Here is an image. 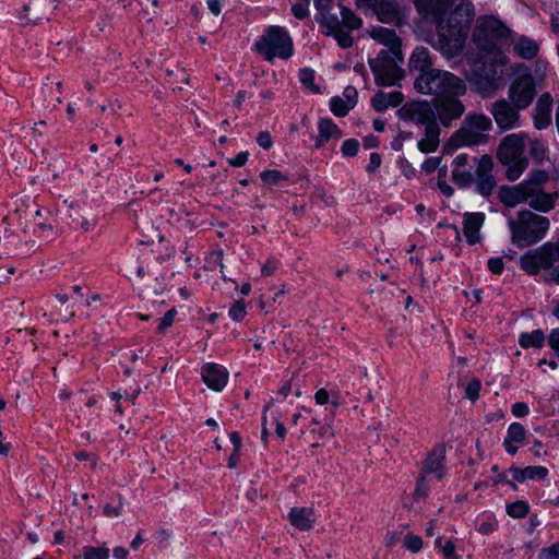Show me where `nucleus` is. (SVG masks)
I'll return each mask as SVG.
<instances>
[{
  "instance_id": "1",
  "label": "nucleus",
  "mask_w": 559,
  "mask_h": 559,
  "mask_svg": "<svg viewBox=\"0 0 559 559\" xmlns=\"http://www.w3.org/2000/svg\"><path fill=\"white\" fill-rule=\"evenodd\" d=\"M416 10L437 25L438 49L445 58L457 56L465 41L475 15L469 0H460L453 11L452 0H414Z\"/></svg>"
},
{
  "instance_id": "2",
  "label": "nucleus",
  "mask_w": 559,
  "mask_h": 559,
  "mask_svg": "<svg viewBox=\"0 0 559 559\" xmlns=\"http://www.w3.org/2000/svg\"><path fill=\"white\" fill-rule=\"evenodd\" d=\"M414 87L418 93L433 95L439 126L450 128L465 112L460 99L467 92L465 82L451 72H433L416 78Z\"/></svg>"
},
{
  "instance_id": "3",
  "label": "nucleus",
  "mask_w": 559,
  "mask_h": 559,
  "mask_svg": "<svg viewBox=\"0 0 559 559\" xmlns=\"http://www.w3.org/2000/svg\"><path fill=\"white\" fill-rule=\"evenodd\" d=\"M473 40L485 55H497L511 45V32L493 16L479 17L473 31Z\"/></svg>"
},
{
  "instance_id": "4",
  "label": "nucleus",
  "mask_w": 559,
  "mask_h": 559,
  "mask_svg": "<svg viewBox=\"0 0 559 559\" xmlns=\"http://www.w3.org/2000/svg\"><path fill=\"white\" fill-rule=\"evenodd\" d=\"M509 227L512 242L523 248L532 246L545 237L549 228V219L528 210H522L515 219H509Z\"/></svg>"
},
{
  "instance_id": "5",
  "label": "nucleus",
  "mask_w": 559,
  "mask_h": 559,
  "mask_svg": "<svg viewBox=\"0 0 559 559\" xmlns=\"http://www.w3.org/2000/svg\"><path fill=\"white\" fill-rule=\"evenodd\" d=\"M558 193H547L543 189L530 190L527 187H501L499 191L500 201L510 207L521 203H528L530 206L539 212H549L556 205Z\"/></svg>"
},
{
  "instance_id": "6",
  "label": "nucleus",
  "mask_w": 559,
  "mask_h": 559,
  "mask_svg": "<svg viewBox=\"0 0 559 559\" xmlns=\"http://www.w3.org/2000/svg\"><path fill=\"white\" fill-rule=\"evenodd\" d=\"M491 129L492 122L488 116L469 112L465 116L461 127L451 135L449 145L461 147L486 143Z\"/></svg>"
},
{
  "instance_id": "7",
  "label": "nucleus",
  "mask_w": 559,
  "mask_h": 559,
  "mask_svg": "<svg viewBox=\"0 0 559 559\" xmlns=\"http://www.w3.org/2000/svg\"><path fill=\"white\" fill-rule=\"evenodd\" d=\"M497 157L507 167V178L510 181L519 179L528 165L523 138L519 134L507 135L498 147Z\"/></svg>"
},
{
  "instance_id": "8",
  "label": "nucleus",
  "mask_w": 559,
  "mask_h": 559,
  "mask_svg": "<svg viewBox=\"0 0 559 559\" xmlns=\"http://www.w3.org/2000/svg\"><path fill=\"white\" fill-rule=\"evenodd\" d=\"M403 62L402 49L381 50L373 59H369V66L378 85H394L404 76L400 67Z\"/></svg>"
},
{
  "instance_id": "9",
  "label": "nucleus",
  "mask_w": 559,
  "mask_h": 559,
  "mask_svg": "<svg viewBox=\"0 0 559 559\" xmlns=\"http://www.w3.org/2000/svg\"><path fill=\"white\" fill-rule=\"evenodd\" d=\"M255 49L269 61L276 57L288 59L293 55V40L285 28L270 26L260 40L255 43Z\"/></svg>"
},
{
  "instance_id": "10",
  "label": "nucleus",
  "mask_w": 559,
  "mask_h": 559,
  "mask_svg": "<svg viewBox=\"0 0 559 559\" xmlns=\"http://www.w3.org/2000/svg\"><path fill=\"white\" fill-rule=\"evenodd\" d=\"M557 261H559V246L548 242L523 254L520 265L528 274L535 275L542 269H550Z\"/></svg>"
},
{
  "instance_id": "11",
  "label": "nucleus",
  "mask_w": 559,
  "mask_h": 559,
  "mask_svg": "<svg viewBox=\"0 0 559 559\" xmlns=\"http://www.w3.org/2000/svg\"><path fill=\"white\" fill-rule=\"evenodd\" d=\"M472 66L471 71H466L465 75L469 83L480 94H490L496 88L495 71H488L485 62L477 59H468Z\"/></svg>"
},
{
  "instance_id": "12",
  "label": "nucleus",
  "mask_w": 559,
  "mask_h": 559,
  "mask_svg": "<svg viewBox=\"0 0 559 559\" xmlns=\"http://www.w3.org/2000/svg\"><path fill=\"white\" fill-rule=\"evenodd\" d=\"M535 94V81L531 74L518 76L509 88L510 100L521 109H525L532 104Z\"/></svg>"
},
{
  "instance_id": "13",
  "label": "nucleus",
  "mask_w": 559,
  "mask_h": 559,
  "mask_svg": "<svg viewBox=\"0 0 559 559\" xmlns=\"http://www.w3.org/2000/svg\"><path fill=\"white\" fill-rule=\"evenodd\" d=\"M521 108L513 103L501 98L491 104L490 114L492 115L497 126L503 130H512L519 127Z\"/></svg>"
},
{
  "instance_id": "14",
  "label": "nucleus",
  "mask_w": 559,
  "mask_h": 559,
  "mask_svg": "<svg viewBox=\"0 0 559 559\" xmlns=\"http://www.w3.org/2000/svg\"><path fill=\"white\" fill-rule=\"evenodd\" d=\"M404 118L421 124L426 128L440 127L437 118L433 100L431 102H416L403 108Z\"/></svg>"
},
{
  "instance_id": "15",
  "label": "nucleus",
  "mask_w": 559,
  "mask_h": 559,
  "mask_svg": "<svg viewBox=\"0 0 559 559\" xmlns=\"http://www.w3.org/2000/svg\"><path fill=\"white\" fill-rule=\"evenodd\" d=\"M492 168V157L487 154L483 155L478 160L475 171V182L477 192L484 197L491 195L497 186L496 179L491 174Z\"/></svg>"
},
{
  "instance_id": "16",
  "label": "nucleus",
  "mask_w": 559,
  "mask_h": 559,
  "mask_svg": "<svg viewBox=\"0 0 559 559\" xmlns=\"http://www.w3.org/2000/svg\"><path fill=\"white\" fill-rule=\"evenodd\" d=\"M382 23H399L400 7L396 0H362Z\"/></svg>"
},
{
  "instance_id": "17",
  "label": "nucleus",
  "mask_w": 559,
  "mask_h": 559,
  "mask_svg": "<svg viewBox=\"0 0 559 559\" xmlns=\"http://www.w3.org/2000/svg\"><path fill=\"white\" fill-rule=\"evenodd\" d=\"M203 382L213 391H222L228 381V371L224 366L209 362L202 367Z\"/></svg>"
},
{
  "instance_id": "18",
  "label": "nucleus",
  "mask_w": 559,
  "mask_h": 559,
  "mask_svg": "<svg viewBox=\"0 0 559 559\" xmlns=\"http://www.w3.org/2000/svg\"><path fill=\"white\" fill-rule=\"evenodd\" d=\"M56 0H31L24 4V15L21 20L24 22L38 23L48 19V14L56 9Z\"/></svg>"
},
{
  "instance_id": "19",
  "label": "nucleus",
  "mask_w": 559,
  "mask_h": 559,
  "mask_svg": "<svg viewBox=\"0 0 559 559\" xmlns=\"http://www.w3.org/2000/svg\"><path fill=\"white\" fill-rule=\"evenodd\" d=\"M321 24L328 29L326 35H333L340 47L349 48L353 46L354 40L349 31H344L341 27L340 17L336 14H324Z\"/></svg>"
},
{
  "instance_id": "20",
  "label": "nucleus",
  "mask_w": 559,
  "mask_h": 559,
  "mask_svg": "<svg viewBox=\"0 0 559 559\" xmlns=\"http://www.w3.org/2000/svg\"><path fill=\"white\" fill-rule=\"evenodd\" d=\"M552 97L549 93H544L537 99L534 109V126L538 130H543L551 123Z\"/></svg>"
},
{
  "instance_id": "21",
  "label": "nucleus",
  "mask_w": 559,
  "mask_h": 559,
  "mask_svg": "<svg viewBox=\"0 0 559 559\" xmlns=\"http://www.w3.org/2000/svg\"><path fill=\"white\" fill-rule=\"evenodd\" d=\"M409 69L412 71L419 72V75L417 78H421L425 74L433 72H444L443 70L432 69L430 51L426 47L415 48L409 58Z\"/></svg>"
},
{
  "instance_id": "22",
  "label": "nucleus",
  "mask_w": 559,
  "mask_h": 559,
  "mask_svg": "<svg viewBox=\"0 0 559 559\" xmlns=\"http://www.w3.org/2000/svg\"><path fill=\"white\" fill-rule=\"evenodd\" d=\"M445 457V449L442 445H438L431 450L423 462L421 474H436L438 479H442L444 476L443 461Z\"/></svg>"
},
{
  "instance_id": "23",
  "label": "nucleus",
  "mask_w": 559,
  "mask_h": 559,
  "mask_svg": "<svg viewBox=\"0 0 559 559\" xmlns=\"http://www.w3.org/2000/svg\"><path fill=\"white\" fill-rule=\"evenodd\" d=\"M485 221L483 213H465L463 219V233L469 245H475L479 241V229Z\"/></svg>"
},
{
  "instance_id": "24",
  "label": "nucleus",
  "mask_w": 559,
  "mask_h": 559,
  "mask_svg": "<svg viewBox=\"0 0 559 559\" xmlns=\"http://www.w3.org/2000/svg\"><path fill=\"white\" fill-rule=\"evenodd\" d=\"M319 134L316 139V148L324 146L330 140H338L343 133L341 129L328 118H322L318 122Z\"/></svg>"
},
{
  "instance_id": "25",
  "label": "nucleus",
  "mask_w": 559,
  "mask_h": 559,
  "mask_svg": "<svg viewBox=\"0 0 559 559\" xmlns=\"http://www.w3.org/2000/svg\"><path fill=\"white\" fill-rule=\"evenodd\" d=\"M371 38L388 47L385 50L401 49L402 43L394 29L383 26H373L369 31Z\"/></svg>"
},
{
  "instance_id": "26",
  "label": "nucleus",
  "mask_w": 559,
  "mask_h": 559,
  "mask_svg": "<svg viewBox=\"0 0 559 559\" xmlns=\"http://www.w3.org/2000/svg\"><path fill=\"white\" fill-rule=\"evenodd\" d=\"M404 100V96L401 92L384 93L379 91L371 99L372 107L376 111H385L389 107H397Z\"/></svg>"
},
{
  "instance_id": "27",
  "label": "nucleus",
  "mask_w": 559,
  "mask_h": 559,
  "mask_svg": "<svg viewBox=\"0 0 559 559\" xmlns=\"http://www.w3.org/2000/svg\"><path fill=\"white\" fill-rule=\"evenodd\" d=\"M513 480L523 483L526 479H544L548 475V469L543 466H527L524 468L511 467L509 469Z\"/></svg>"
},
{
  "instance_id": "28",
  "label": "nucleus",
  "mask_w": 559,
  "mask_h": 559,
  "mask_svg": "<svg viewBox=\"0 0 559 559\" xmlns=\"http://www.w3.org/2000/svg\"><path fill=\"white\" fill-rule=\"evenodd\" d=\"M440 127L425 129V136L418 141L417 147L421 153H433L440 145Z\"/></svg>"
},
{
  "instance_id": "29",
  "label": "nucleus",
  "mask_w": 559,
  "mask_h": 559,
  "mask_svg": "<svg viewBox=\"0 0 559 559\" xmlns=\"http://www.w3.org/2000/svg\"><path fill=\"white\" fill-rule=\"evenodd\" d=\"M313 511L307 508H294L288 514L292 525L300 531H309L313 524Z\"/></svg>"
},
{
  "instance_id": "30",
  "label": "nucleus",
  "mask_w": 559,
  "mask_h": 559,
  "mask_svg": "<svg viewBox=\"0 0 559 559\" xmlns=\"http://www.w3.org/2000/svg\"><path fill=\"white\" fill-rule=\"evenodd\" d=\"M513 50L519 57L530 60L537 56L539 45L534 39L522 36L514 44Z\"/></svg>"
},
{
  "instance_id": "31",
  "label": "nucleus",
  "mask_w": 559,
  "mask_h": 559,
  "mask_svg": "<svg viewBox=\"0 0 559 559\" xmlns=\"http://www.w3.org/2000/svg\"><path fill=\"white\" fill-rule=\"evenodd\" d=\"M341 10V27L346 28L347 31H354L361 27L362 21L349 8L338 4Z\"/></svg>"
},
{
  "instance_id": "32",
  "label": "nucleus",
  "mask_w": 559,
  "mask_h": 559,
  "mask_svg": "<svg viewBox=\"0 0 559 559\" xmlns=\"http://www.w3.org/2000/svg\"><path fill=\"white\" fill-rule=\"evenodd\" d=\"M544 342H545V335L542 330H535L531 333H522L519 338V344L523 348H528V347L540 348V347H543Z\"/></svg>"
},
{
  "instance_id": "33",
  "label": "nucleus",
  "mask_w": 559,
  "mask_h": 559,
  "mask_svg": "<svg viewBox=\"0 0 559 559\" xmlns=\"http://www.w3.org/2000/svg\"><path fill=\"white\" fill-rule=\"evenodd\" d=\"M549 180V175L546 170H535L533 171L528 179L523 181L522 183L515 185L514 187H527L530 190L533 189H542V186Z\"/></svg>"
},
{
  "instance_id": "34",
  "label": "nucleus",
  "mask_w": 559,
  "mask_h": 559,
  "mask_svg": "<svg viewBox=\"0 0 559 559\" xmlns=\"http://www.w3.org/2000/svg\"><path fill=\"white\" fill-rule=\"evenodd\" d=\"M330 108L335 116L345 117L349 109L353 108V104H348L343 98L336 96L331 99Z\"/></svg>"
},
{
  "instance_id": "35",
  "label": "nucleus",
  "mask_w": 559,
  "mask_h": 559,
  "mask_svg": "<svg viewBox=\"0 0 559 559\" xmlns=\"http://www.w3.org/2000/svg\"><path fill=\"white\" fill-rule=\"evenodd\" d=\"M108 558H109V549L105 546H102V547L85 546L83 548V559H108Z\"/></svg>"
},
{
  "instance_id": "36",
  "label": "nucleus",
  "mask_w": 559,
  "mask_h": 559,
  "mask_svg": "<svg viewBox=\"0 0 559 559\" xmlns=\"http://www.w3.org/2000/svg\"><path fill=\"white\" fill-rule=\"evenodd\" d=\"M436 547H438L442 554L444 559H460V557L455 554V544L453 540L448 539L444 544L442 543V537H437Z\"/></svg>"
},
{
  "instance_id": "37",
  "label": "nucleus",
  "mask_w": 559,
  "mask_h": 559,
  "mask_svg": "<svg viewBox=\"0 0 559 559\" xmlns=\"http://www.w3.org/2000/svg\"><path fill=\"white\" fill-rule=\"evenodd\" d=\"M525 429L520 423H512L507 431V437L509 441H514L515 443L523 442L525 439Z\"/></svg>"
},
{
  "instance_id": "38",
  "label": "nucleus",
  "mask_w": 559,
  "mask_h": 559,
  "mask_svg": "<svg viewBox=\"0 0 559 559\" xmlns=\"http://www.w3.org/2000/svg\"><path fill=\"white\" fill-rule=\"evenodd\" d=\"M528 510V506L524 501H515L507 507L508 514L515 519L524 518Z\"/></svg>"
},
{
  "instance_id": "39",
  "label": "nucleus",
  "mask_w": 559,
  "mask_h": 559,
  "mask_svg": "<svg viewBox=\"0 0 559 559\" xmlns=\"http://www.w3.org/2000/svg\"><path fill=\"white\" fill-rule=\"evenodd\" d=\"M300 82L310 91L317 93L319 92V87L314 84V71L308 68H305L299 73Z\"/></svg>"
},
{
  "instance_id": "40",
  "label": "nucleus",
  "mask_w": 559,
  "mask_h": 559,
  "mask_svg": "<svg viewBox=\"0 0 559 559\" xmlns=\"http://www.w3.org/2000/svg\"><path fill=\"white\" fill-rule=\"evenodd\" d=\"M262 181L269 186L277 185L286 177L280 170H264L260 174Z\"/></svg>"
},
{
  "instance_id": "41",
  "label": "nucleus",
  "mask_w": 559,
  "mask_h": 559,
  "mask_svg": "<svg viewBox=\"0 0 559 559\" xmlns=\"http://www.w3.org/2000/svg\"><path fill=\"white\" fill-rule=\"evenodd\" d=\"M452 179L460 188H466L472 183L473 176L469 171H459L454 169Z\"/></svg>"
},
{
  "instance_id": "42",
  "label": "nucleus",
  "mask_w": 559,
  "mask_h": 559,
  "mask_svg": "<svg viewBox=\"0 0 559 559\" xmlns=\"http://www.w3.org/2000/svg\"><path fill=\"white\" fill-rule=\"evenodd\" d=\"M404 547L412 552H418L423 547V540L418 535L409 533L404 538Z\"/></svg>"
},
{
  "instance_id": "43",
  "label": "nucleus",
  "mask_w": 559,
  "mask_h": 559,
  "mask_svg": "<svg viewBox=\"0 0 559 559\" xmlns=\"http://www.w3.org/2000/svg\"><path fill=\"white\" fill-rule=\"evenodd\" d=\"M429 491V486L426 483V475H420L417 479L416 488L414 491V499L416 501H419L420 499H424Z\"/></svg>"
},
{
  "instance_id": "44",
  "label": "nucleus",
  "mask_w": 559,
  "mask_h": 559,
  "mask_svg": "<svg viewBox=\"0 0 559 559\" xmlns=\"http://www.w3.org/2000/svg\"><path fill=\"white\" fill-rule=\"evenodd\" d=\"M481 388V383L478 379H472L465 389V395L472 402L476 401L479 397V391Z\"/></svg>"
},
{
  "instance_id": "45",
  "label": "nucleus",
  "mask_w": 559,
  "mask_h": 559,
  "mask_svg": "<svg viewBox=\"0 0 559 559\" xmlns=\"http://www.w3.org/2000/svg\"><path fill=\"white\" fill-rule=\"evenodd\" d=\"M229 317L235 321H241L247 311H246V305L242 300H238L234 302V305L229 309Z\"/></svg>"
},
{
  "instance_id": "46",
  "label": "nucleus",
  "mask_w": 559,
  "mask_h": 559,
  "mask_svg": "<svg viewBox=\"0 0 559 559\" xmlns=\"http://www.w3.org/2000/svg\"><path fill=\"white\" fill-rule=\"evenodd\" d=\"M359 144L355 139H348L342 144V153L346 157H353L358 152Z\"/></svg>"
},
{
  "instance_id": "47",
  "label": "nucleus",
  "mask_w": 559,
  "mask_h": 559,
  "mask_svg": "<svg viewBox=\"0 0 559 559\" xmlns=\"http://www.w3.org/2000/svg\"><path fill=\"white\" fill-rule=\"evenodd\" d=\"M538 559H559V543L542 549L538 554Z\"/></svg>"
},
{
  "instance_id": "48",
  "label": "nucleus",
  "mask_w": 559,
  "mask_h": 559,
  "mask_svg": "<svg viewBox=\"0 0 559 559\" xmlns=\"http://www.w3.org/2000/svg\"><path fill=\"white\" fill-rule=\"evenodd\" d=\"M176 309L168 310L165 316L160 319V323L158 325V332L164 333L167 328H169L175 320Z\"/></svg>"
},
{
  "instance_id": "49",
  "label": "nucleus",
  "mask_w": 559,
  "mask_h": 559,
  "mask_svg": "<svg viewBox=\"0 0 559 559\" xmlns=\"http://www.w3.org/2000/svg\"><path fill=\"white\" fill-rule=\"evenodd\" d=\"M308 5L309 3L307 2H298V3H295L293 7H292V13L294 14V16L298 20H302L305 19L309 11H308Z\"/></svg>"
},
{
  "instance_id": "50",
  "label": "nucleus",
  "mask_w": 559,
  "mask_h": 559,
  "mask_svg": "<svg viewBox=\"0 0 559 559\" xmlns=\"http://www.w3.org/2000/svg\"><path fill=\"white\" fill-rule=\"evenodd\" d=\"M442 157H429L421 164V169L427 173H433L441 164Z\"/></svg>"
},
{
  "instance_id": "51",
  "label": "nucleus",
  "mask_w": 559,
  "mask_h": 559,
  "mask_svg": "<svg viewBox=\"0 0 559 559\" xmlns=\"http://www.w3.org/2000/svg\"><path fill=\"white\" fill-rule=\"evenodd\" d=\"M530 153L535 159L542 160L545 157V147L540 142L533 141L531 142Z\"/></svg>"
},
{
  "instance_id": "52",
  "label": "nucleus",
  "mask_w": 559,
  "mask_h": 559,
  "mask_svg": "<svg viewBox=\"0 0 559 559\" xmlns=\"http://www.w3.org/2000/svg\"><path fill=\"white\" fill-rule=\"evenodd\" d=\"M34 231H35V233H36V231H38V234H39L38 236H39L40 238H45V239H47V238H50V237L52 236V234H53V228H52V226H51V225H49V224L40 223V222H39V223H37V224H36V228L34 229Z\"/></svg>"
},
{
  "instance_id": "53",
  "label": "nucleus",
  "mask_w": 559,
  "mask_h": 559,
  "mask_svg": "<svg viewBox=\"0 0 559 559\" xmlns=\"http://www.w3.org/2000/svg\"><path fill=\"white\" fill-rule=\"evenodd\" d=\"M257 142L264 150H269L273 145L272 136H271L270 132H267V131L260 132L257 136Z\"/></svg>"
},
{
  "instance_id": "54",
  "label": "nucleus",
  "mask_w": 559,
  "mask_h": 559,
  "mask_svg": "<svg viewBox=\"0 0 559 559\" xmlns=\"http://www.w3.org/2000/svg\"><path fill=\"white\" fill-rule=\"evenodd\" d=\"M314 7L318 11H320L321 16H324L326 13H331L330 10L333 4V0H313ZM323 17H321V21Z\"/></svg>"
},
{
  "instance_id": "55",
  "label": "nucleus",
  "mask_w": 559,
  "mask_h": 559,
  "mask_svg": "<svg viewBox=\"0 0 559 559\" xmlns=\"http://www.w3.org/2000/svg\"><path fill=\"white\" fill-rule=\"evenodd\" d=\"M248 156V152H240L234 158H229L228 164L233 167H242L247 163Z\"/></svg>"
},
{
  "instance_id": "56",
  "label": "nucleus",
  "mask_w": 559,
  "mask_h": 559,
  "mask_svg": "<svg viewBox=\"0 0 559 559\" xmlns=\"http://www.w3.org/2000/svg\"><path fill=\"white\" fill-rule=\"evenodd\" d=\"M223 257H224L223 250L214 251L209 257V261L213 262L216 266H218L222 274L224 273V267H225V265L223 263Z\"/></svg>"
},
{
  "instance_id": "57",
  "label": "nucleus",
  "mask_w": 559,
  "mask_h": 559,
  "mask_svg": "<svg viewBox=\"0 0 559 559\" xmlns=\"http://www.w3.org/2000/svg\"><path fill=\"white\" fill-rule=\"evenodd\" d=\"M528 406L526 403H523V402H518L515 404L512 405V414L515 416V417H524L528 414Z\"/></svg>"
},
{
  "instance_id": "58",
  "label": "nucleus",
  "mask_w": 559,
  "mask_h": 559,
  "mask_svg": "<svg viewBox=\"0 0 559 559\" xmlns=\"http://www.w3.org/2000/svg\"><path fill=\"white\" fill-rule=\"evenodd\" d=\"M503 262L500 258H491L488 261V269L493 274H500L503 271Z\"/></svg>"
},
{
  "instance_id": "59",
  "label": "nucleus",
  "mask_w": 559,
  "mask_h": 559,
  "mask_svg": "<svg viewBox=\"0 0 559 559\" xmlns=\"http://www.w3.org/2000/svg\"><path fill=\"white\" fill-rule=\"evenodd\" d=\"M381 165V156L378 153H371L367 171L374 173Z\"/></svg>"
},
{
  "instance_id": "60",
  "label": "nucleus",
  "mask_w": 559,
  "mask_h": 559,
  "mask_svg": "<svg viewBox=\"0 0 559 559\" xmlns=\"http://www.w3.org/2000/svg\"><path fill=\"white\" fill-rule=\"evenodd\" d=\"M121 506H122V503H120L118 507L105 504L103 508V513L107 518H118L121 513Z\"/></svg>"
},
{
  "instance_id": "61",
  "label": "nucleus",
  "mask_w": 559,
  "mask_h": 559,
  "mask_svg": "<svg viewBox=\"0 0 559 559\" xmlns=\"http://www.w3.org/2000/svg\"><path fill=\"white\" fill-rule=\"evenodd\" d=\"M550 347L559 355V329H554L549 335Z\"/></svg>"
},
{
  "instance_id": "62",
  "label": "nucleus",
  "mask_w": 559,
  "mask_h": 559,
  "mask_svg": "<svg viewBox=\"0 0 559 559\" xmlns=\"http://www.w3.org/2000/svg\"><path fill=\"white\" fill-rule=\"evenodd\" d=\"M438 188L445 197H451L454 192L453 188L443 179H441V176L438 180Z\"/></svg>"
},
{
  "instance_id": "63",
  "label": "nucleus",
  "mask_w": 559,
  "mask_h": 559,
  "mask_svg": "<svg viewBox=\"0 0 559 559\" xmlns=\"http://www.w3.org/2000/svg\"><path fill=\"white\" fill-rule=\"evenodd\" d=\"M316 402L320 405H324L329 402L330 395L325 389H320L314 395Z\"/></svg>"
},
{
  "instance_id": "64",
  "label": "nucleus",
  "mask_w": 559,
  "mask_h": 559,
  "mask_svg": "<svg viewBox=\"0 0 559 559\" xmlns=\"http://www.w3.org/2000/svg\"><path fill=\"white\" fill-rule=\"evenodd\" d=\"M128 550L124 547L118 546L114 548L112 556L115 559H127Z\"/></svg>"
}]
</instances>
